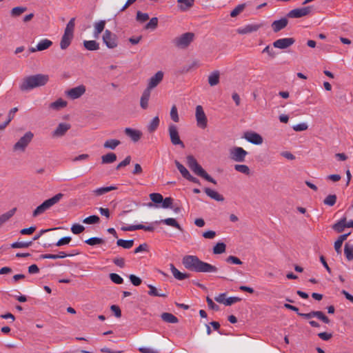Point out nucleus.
<instances>
[{"label": "nucleus", "mask_w": 353, "mask_h": 353, "mask_svg": "<svg viewBox=\"0 0 353 353\" xmlns=\"http://www.w3.org/2000/svg\"><path fill=\"white\" fill-rule=\"evenodd\" d=\"M248 152L241 147H234L230 150V157L235 162H244Z\"/></svg>", "instance_id": "1a4fd4ad"}, {"label": "nucleus", "mask_w": 353, "mask_h": 353, "mask_svg": "<svg viewBox=\"0 0 353 353\" xmlns=\"http://www.w3.org/2000/svg\"><path fill=\"white\" fill-rule=\"evenodd\" d=\"M137 20L141 23L145 22L149 19V15L147 13H143L141 11L137 12Z\"/></svg>", "instance_id": "13d9d810"}, {"label": "nucleus", "mask_w": 353, "mask_h": 353, "mask_svg": "<svg viewBox=\"0 0 353 353\" xmlns=\"http://www.w3.org/2000/svg\"><path fill=\"white\" fill-rule=\"evenodd\" d=\"M248 141L255 144L260 145L263 143L262 137L256 132H247L244 134L243 137Z\"/></svg>", "instance_id": "dca6fc26"}, {"label": "nucleus", "mask_w": 353, "mask_h": 353, "mask_svg": "<svg viewBox=\"0 0 353 353\" xmlns=\"http://www.w3.org/2000/svg\"><path fill=\"white\" fill-rule=\"evenodd\" d=\"M103 41L110 49H113L118 46L117 36L109 30H105L103 35Z\"/></svg>", "instance_id": "9d476101"}, {"label": "nucleus", "mask_w": 353, "mask_h": 353, "mask_svg": "<svg viewBox=\"0 0 353 353\" xmlns=\"http://www.w3.org/2000/svg\"><path fill=\"white\" fill-rule=\"evenodd\" d=\"M49 75L37 74L24 77L19 85V89L24 91H30L38 87L44 86L49 81Z\"/></svg>", "instance_id": "f03ea898"}, {"label": "nucleus", "mask_w": 353, "mask_h": 353, "mask_svg": "<svg viewBox=\"0 0 353 353\" xmlns=\"http://www.w3.org/2000/svg\"><path fill=\"white\" fill-rule=\"evenodd\" d=\"M121 144V141L117 139H108L105 141L103 147L105 148L114 150L118 145Z\"/></svg>", "instance_id": "58836bf2"}, {"label": "nucleus", "mask_w": 353, "mask_h": 353, "mask_svg": "<svg viewBox=\"0 0 353 353\" xmlns=\"http://www.w3.org/2000/svg\"><path fill=\"white\" fill-rule=\"evenodd\" d=\"M63 196L62 193H59L52 198L46 200L33 211L32 216L37 217L50 209L52 205L57 203Z\"/></svg>", "instance_id": "39448f33"}, {"label": "nucleus", "mask_w": 353, "mask_h": 353, "mask_svg": "<svg viewBox=\"0 0 353 353\" xmlns=\"http://www.w3.org/2000/svg\"><path fill=\"white\" fill-rule=\"evenodd\" d=\"M194 37L193 32H185L173 39L172 43L177 48L185 49L194 41Z\"/></svg>", "instance_id": "423d86ee"}, {"label": "nucleus", "mask_w": 353, "mask_h": 353, "mask_svg": "<svg viewBox=\"0 0 353 353\" xmlns=\"http://www.w3.org/2000/svg\"><path fill=\"white\" fill-rule=\"evenodd\" d=\"M155 223H163L167 225L174 227L180 231H183V229L181 227V225L178 223V222L174 218H167V219L161 220L159 222L156 221Z\"/></svg>", "instance_id": "c85d7f7f"}, {"label": "nucleus", "mask_w": 353, "mask_h": 353, "mask_svg": "<svg viewBox=\"0 0 353 353\" xmlns=\"http://www.w3.org/2000/svg\"><path fill=\"white\" fill-rule=\"evenodd\" d=\"M100 221V219L97 215L90 216L83 220V223L85 224H95L98 223Z\"/></svg>", "instance_id": "09e8293b"}, {"label": "nucleus", "mask_w": 353, "mask_h": 353, "mask_svg": "<svg viewBox=\"0 0 353 353\" xmlns=\"http://www.w3.org/2000/svg\"><path fill=\"white\" fill-rule=\"evenodd\" d=\"M261 26V24H248L244 27L238 28L236 32L239 34H250L254 32H256Z\"/></svg>", "instance_id": "6ab92c4d"}, {"label": "nucleus", "mask_w": 353, "mask_h": 353, "mask_svg": "<svg viewBox=\"0 0 353 353\" xmlns=\"http://www.w3.org/2000/svg\"><path fill=\"white\" fill-rule=\"evenodd\" d=\"M245 7V4H239L238 5L234 10H232L230 12V16L232 17H236L237 15H239L243 10H244Z\"/></svg>", "instance_id": "864d4df0"}, {"label": "nucleus", "mask_w": 353, "mask_h": 353, "mask_svg": "<svg viewBox=\"0 0 353 353\" xmlns=\"http://www.w3.org/2000/svg\"><path fill=\"white\" fill-rule=\"evenodd\" d=\"M234 169L236 171L245 174L246 175H249L250 173V170L249 167L246 165L236 164L234 165Z\"/></svg>", "instance_id": "c03bdc74"}, {"label": "nucleus", "mask_w": 353, "mask_h": 353, "mask_svg": "<svg viewBox=\"0 0 353 353\" xmlns=\"http://www.w3.org/2000/svg\"><path fill=\"white\" fill-rule=\"evenodd\" d=\"M110 279L116 284H121L123 282V278L116 273L110 274Z\"/></svg>", "instance_id": "4d7b16f0"}, {"label": "nucleus", "mask_w": 353, "mask_h": 353, "mask_svg": "<svg viewBox=\"0 0 353 353\" xmlns=\"http://www.w3.org/2000/svg\"><path fill=\"white\" fill-rule=\"evenodd\" d=\"M32 243V241H17L10 245L12 248H27L30 247Z\"/></svg>", "instance_id": "79ce46f5"}, {"label": "nucleus", "mask_w": 353, "mask_h": 353, "mask_svg": "<svg viewBox=\"0 0 353 353\" xmlns=\"http://www.w3.org/2000/svg\"><path fill=\"white\" fill-rule=\"evenodd\" d=\"M74 26L75 18H72L67 23L60 41V48L61 50H65L70 46L74 37Z\"/></svg>", "instance_id": "20e7f679"}, {"label": "nucleus", "mask_w": 353, "mask_h": 353, "mask_svg": "<svg viewBox=\"0 0 353 353\" xmlns=\"http://www.w3.org/2000/svg\"><path fill=\"white\" fill-rule=\"evenodd\" d=\"M130 161H131V157L127 156L123 161H122L117 165L116 169L119 170L121 168L127 166L128 165H129L130 163Z\"/></svg>", "instance_id": "680f3d73"}, {"label": "nucleus", "mask_w": 353, "mask_h": 353, "mask_svg": "<svg viewBox=\"0 0 353 353\" xmlns=\"http://www.w3.org/2000/svg\"><path fill=\"white\" fill-rule=\"evenodd\" d=\"M117 187L115 185H111L108 187H101L97 188L93 190V194L96 196H101L103 195L110 191L117 190Z\"/></svg>", "instance_id": "2f4dec72"}, {"label": "nucleus", "mask_w": 353, "mask_h": 353, "mask_svg": "<svg viewBox=\"0 0 353 353\" xmlns=\"http://www.w3.org/2000/svg\"><path fill=\"white\" fill-rule=\"evenodd\" d=\"M129 279L131 281V283L134 285V286H139L141 284V279L137 276L136 275L134 274H130L129 276Z\"/></svg>", "instance_id": "052dcab7"}, {"label": "nucleus", "mask_w": 353, "mask_h": 353, "mask_svg": "<svg viewBox=\"0 0 353 353\" xmlns=\"http://www.w3.org/2000/svg\"><path fill=\"white\" fill-rule=\"evenodd\" d=\"M105 26V20H101L97 23H94V32L93 35L94 37L97 39L99 38V34L103 31Z\"/></svg>", "instance_id": "bb28decb"}, {"label": "nucleus", "mask_w": 353, "mask_h": 353, "mask_svg": "<svg viewBox=\"0 0 353 353\" xmlns=\"http://www.w3.org/2000/svg\"><path fill=\"white\" fill-rule=\"evenodd\" d=\"M158 26V18L152 17L150 21L145 25V29L155 30Z\"/></svg>", "instance_id": "603ef678"}, {"label": "nucleus", "mask_w": 353, "mask_h": 353, "mask_svg": "<svg viewBox=\"0 0 353 353\" xmlns=\"http://www.w3.org/2000/svg\"><path fill=\"white\" fill-rule=\"evenodd\" d=\"M170 270L174 277L179 281L188 279L190 276L189 274L181 272L173 264H170Z\"/></svg>", "instance_id": "b1692460"}, {"label": "nucleus", "mask_w": 353, "mask_h": 353, "mask_svg": "<svg viewBox=\"0 0 353 353\" xmlns=\"http://www.w3.org/2000/svg\"><path fill=\"white\" fill-rule=\"evenodd\" d=\"M117 160V155L114 153L109 152L101 157V163L103 164L112 163Z\"/></svg>", "instance_id": "72a5a7b5"}, {"label": "nucleus", "mask_w": 353, "mask_h": 353, "mask_svg": "<svg viewBox=\"0 0 353 353\" xmlns=\"http://www.w3.org/2000/svg\"><path fill=\"white\" fill-rule=\"evenodd\" d=\"M85 91V86L84 85H80L65 91V95L71 99H77L84 94Z\"/></svg>", "instance_id": "f8f14e48"}, {"label": "nucleus", "mask_w": 353, "mask_h": 353, "mask_svg": "<svg viewBox=\"0 0 353 353\" xmlns=\"http://www.w3.org/2000/svg\"><path fill=\"white\" fill-rule=\"evenodd\" d=\"M67 105V101L62 99H59L54 102L50 104V108L52 110H59L61 108H65Z\"/></svg>", "instance_id": "f704fd0d"}, {"label": "nucleus", "mask_w": 353, "mask_h": 353, "mask_svg": "<svg viewBox=\"0 0 353 353\" xmlns=\"http://www.w3.org/2000/svg\"><path fill=\"white\" fill-rule=\"evenodd\" d=\"M311 11L310 6L303 7L301 8H296L290 10L287 16L290 18H300L307 15Z\"/></svg>", "instance_id": "ddd939ff"}, {"label": "nucleus", "mask_w": 353, "mask_h": 353, "mask_svg": "<svg viewBox=\"0 0 353 353\" xmlns=\"http://www.w3.org/2000/svg\"><path fill=\"white\" fill-rule=\"evenodd\" d=\"M85 243L90 245H96L104 243V240L99 237H91L85 240Z\"/></svg>", "instance_id": "a18cd8bd"}, {"label": "nucleus", "mask_w": 353, "mask_h": 353, "mask_svg": "<svg viewBox=\"0 0 353 353\" xmlns=\"http://www.w3.org/2000/svg\"><path fill=\"white\" fill-rule=\"evenodd\" d=\"M168 130L171 143L174 145H179L181 148H184L185 145L180 139L177 126L171 123L168 125Z\"/></svg>", "instance_id": "6e6552de"}, {"label": "nucleus", "mask_w": 353, "mask_h": 353, "mask_svg": "<svg viewBox=\"0 0 353 353\" xmlns=\"http://www.w3.org/2000/svg\"><path fill=\"white\" fill-rule=\"evenodd\" d=\"M139 351L141 353H159V352L157 350L145 347H139Z\"/></svg>", "instance_id": "774afa93"}, {"label": "nucleus", "mask_w": 353, "mask_h": 353, "mask_svg": "<svg viewBox=\"0 0 353 353\" xmlns=\"http://www.w3.org/2000/svg\"><path fill=\"white\" fill-rule=\"evenodd\" d=\"M184 267L192 272L202 273H214L218 271L217 267L204 262L195 255H185L182 259Z\"/></svg>", "instance_id": "f257e3e1"}, {"label": "nucleus", "mask_w": 353, "mask_h": 353, "mask_svg": "<svg viewBox=\"0 0 353 353\" xmlns=\"http://www.w3.org/2000/svg\"><path fill=\"white\" fill-rule=\"evenodd\" d=\"M186 159L188 166L195 174L214 185L216 184V181L203 170L192 155H188Z\"/></svg>", "instance_id": "7ed1b4c3"}, {"label": "nucleus", "mask_w": 353, "mask_h": 353, "mask_svg": "<svg viewBox=\"0 0 353 353\" xmlns=\"http://www.w3.org/2000/svg\"><path fill=\"white\" fill-rule=\"evenodd\" d=\"M295 42V39L294 38L290 37V38H283L276 40L273 43V46L276 48L279 49H285L290 46H291L292 44H294Z\"/></svg>", "instance_id": "2eb2a0df"}, {"label": "nucleus", "mask_w": 353, "mask_h": 353, "mask_svg": "<svg viewBox=\"0 0 353 353\" xmlns=\"http://www.w3.org/2000/svg\"><path fill=\"white\" fill-rule=\"evenodd\" d=\"M125 134L129 137L134 142H137L142 136V132L140 130L126 128L124 130Z\"/></svg>", "instance_id": "412c9836"}, {"label": "nucleus", "mask_w": 353, "mask_h": 353, "mask_svg": "<svg viewBox=\"0 0 353 353\" xmlns=\"http://www.w3.org/2000/svg\"><path fill=\"white\" fill-rule=\"evenodd\" d=\"M160 119L158 116L154 117L147 126V130L150 133L156 131L159 125Z\"/></svg>", "instance_id": "c756f323"}, {"label": "nucleus", "mask_w": 353, "mask_h": 353, "mask_svg": "<svg viewBox=\"0 0 353 353\" xmlns=\"http://www.w3.org/2000/svg\"><path fill=\"white\" fill-rule=\"evenodd\" d=\"M336 196L335 194H329L323 201V203L328 206H333L336 202Z\"/></svg>", "instance_id": "de8ad7c7"}, {"label": "nucleus", "mask_w": 353, "mask_h": 353, "mask_svg": "<svg viewBox=\"0 0 353 353\" xmlns=\"http://www.w3.org/2000/svg\"><path fill=\"white\" fill-rule=\"evenodd\" d=\"M195 117L197 126L201 129H205L208 125V119L203 107L200 105L196 107Z\"/></svg>", "instance_id": "9b49d317"}, {"label": "nucleus", "mask_w": 353, "mask_h": 353, "mask_svg": "<svg viewBox=\"0 0 353 353\" xmlns=\"http://www.w3.org/2000/svg\"><path fill=\"white\" fill-rule=\"evenodd\" d=\"M308 126L305 123H299L292 127L293 130L296 132L304 131L307 129Z\"/></svg>", "instance_id": "0e129e2a"}, {"label": "nucleus", "mask_w": 353, "mask_h": 353, "mask_svg": "<svg viewBox=\"0 0 353 353\" xmlns=\"http://www.w3.org/2000/svg\"><path fill=\"white\" fill-rule=\"evenodd\" d=\"M84 230H85L84 226H83L80 224H78V223L73 224L71 227V231L74 234H79L81 233L82 232H83Z\"/></svg>", "instance_id": "6e6d98bb"}, {"label": "nucleus", "mask_w": 353, "mask_h": 353, "mask_svg": "<svg viewBox=\"0 0 353 353\" xmlns=\"http://www.w3.org/2000/svg\"><path fill=\"white\" fill-rule=\"evenodd\" d=\"M72 239L70 236H65L60 239L57 243L55 244L57 246H61L63 245H67L71 241Z\"/></svg>", "instance_id": "69168bd1"}, {"label": "nucleus", "mask_w": 353, "mask_h": 353, "mask_svg": "<svg viewBox=\"0 0 353 353\" xmlns=\"http://www.w3.org/2000/svg\"><path fill=\"white\" fill-rule=\"evenodd\" d=\"M214 300L219 303H223L225 305V300H227L226 293L219 294L218 296L214 297Z\"/></svg>", "instance_id": "338daca9"}, {"label": "nucleus", "mask_w": 353, "mask_h": 353, "mask_svg": "<svg viewBox=\"0 0 353 353\" xmlns=\"http://www.w3.org/2000/svg\"><path fill=\"white\" fill-rule=\"evenodd\" d=\"M83 46L85 49L90 51L97 50L99 49V43L94 40L84 41Z\"/></svg>", "instance_id": "c9c22d12"}, {"label": "nucleus", "mask_w": 353, "mask_h": 353, "mask_svg": "<svg viewBox=\"0 0 353 353\" xmlns=\"http://www.w3.org/2000/svg\"><path fill=\"white\" fill-rule=\"evenodd\" d=\"M170 115L171 119L174 122L178 123L179 121V117L178 110H177V108H176V105H173L172 106Z\"/></svg>", "instance_id": "49530a36"}, {"label": "nucleus", "mask_w": 353, "mask_h": 353, "mask_svg": "<svg viewBox=\"0 0 353 353\" xmlns=\"http://www.w3.org/2000/svg\"><path fill=\"white\" fill-rule=\"evenodd\" d=\"M26 7H14L11 10V15L12 17H18L20 16L22 13L26 11Z\"/></svg>", "instance_id": "3c124183"}, {"label": "nucleus", "mask_w": 353, "mask_h": 353, "mask_svg": "<svg viewBox=\"0 0 353 353\" xmlns=\"http://www.w3.org/2000/svg\"><path fill=\"white\" fill-rule=\"evenodd\" d=\"M194 0H177L178 7L181 11H186L194 5Z\"/></svg>", "instance_id": "cd10ccee"}, {"label": "nucleus", "mask_w": 353, "mask_h": 353, "mask_svg": "<svg viewBox=\"0 0 353 353\" xmlns=\"http://www.w3.org/2000/svg\"><path fill=\"white\" fill-rule=\"evenodd\" d=\"M17 208H14L9 210L8 212L1 214L0 216V227L6 223L7 221H8L16 212Z\"/></svg>", "instance_id": "e433bc0d"}, {"label": "nucleus", "mask_w": 353, "mask_h": 353, "mask_svg": "<svg viewBox=\"0 0 353 353\" xmlns=\"http://www.w3.org/2000/svg\"><path fill=\"white\" fill-rule=\"evenodd\" d=\"M52 45V42L48 39H44L41 40L36 47H32L29 49L30 52H35L37 51H43L49 48Z\"/></svg>", "instance_id": "a211bd4d"}, {"label": "nucleus", "mask_w": 353, "mask_h": 353, "mask_svg": "<svg viewBox=\"0 0 353 353\" xmlns=\"http://www.w3.org/2000/svg\"><path fill=\"white\" fill-rule=\"evenodd\" d=\"M225 261L229 263L236 265H241L243 263V262L238 257L232 255L227 257Z\"/></svg>", "instance_id": "bf43d9fd"}, {"label": "nucleus", "mask_w": 353, "mask_h": 353, "mask_svg": "<svg viewBox=\"0 0 353 353\" xmlns=\"http://www.w3.org/2000/svg\"><path fill=\"white\" fill-rule=\"evenodd\" d=\"M204 192L209 197L216 201H224V197L215 190H213L209 188H204Z\"/></svg>", "instance_id": "393cba45"}, {"label": "nucleus", "mask_w": 353, "mask_h": 353, "mask_svg": "<svg viewBox=\"0 0 353 353\" xmlns=\"http://www.w3.org/2000/svg\"><path fill=\"white\" fill-rule=\"evenodd\" d=\"M117 245L125 249H130L134 245V240L118 239L117 241Z\"/></svg>", "instance_id": "a19ab883"}, {"label": "nucleus", "mask_w": 353, "mask_h": 353, "mask_svg": "<svg viewBox=\"0 0 353 353\" xmlns=\"http://www.w3.org/2000/svg\"><path fill=\"white\" fill-rule=\"evenodd\" d=\"M162 207L163 208H172V204L173 203V199L171 197H166L165 199L163 198Z\"/></svg>", "instance_id": "e2e57ef3"}, {"label": "nucleus", "mask_w": 353, "mask_h": 353, "mask_svg": "<svg viewBox=\"0 0 353 353\" xmlns=\"http://www.w3.org/2000/svg\"><path fill=\"white\" fill-rule=\"evenodd\" d=\"M347 228L346 217H343L332 225V229L338 233L342 232Z\"/></svg>", "instance_id": "7c9ffc66"}, {"label": "nucleus", "mask_w": 353, "mask_h": 353, "mask_svg": "<svg viewBox=\"0 0 353 353\" xmlns=\"http://www.w3.org/2000/svg\"><path fill=\"white\" fill-rule=\"evenodd\" d=\"M137 230H143L145 231L148 232H153L154 230V228L150 224L149 225H144L142 224H138V225H128V226H123L121 227V230L123 231H134Z\"/></svg>", "instance_id": "f3484780"}, {"label": "nucleus", "mask_w": 353, "mask_h": 353, "mask_svg": "<svg viewBox=\"0 0 353 353\" xmlns=\"http://www.w3.org/2000/svg\"><path fill=\"white\" fill-rule=\"evenodd\" d=\"M163 72L162 71H158L154 76L150 77L149 79L148 87L145 90H149L151 92L152 89L157 87L159 83L163 80Z\"/></svg>", "instance_id": "4468645a"}, {"label": "nucleus", "mask_w": 353, "mask_h": 353, "mask_svg": "<svg viewBox=\"0 0 353 353\" xmlns=\"http://www.w3.org/2000/svg\"><path fill=\"white\" fill-rule=\"evenodd\" d=\"M226 245L224 243H217L213 248V253L214 254H220L225 252Z\"/></svg>", "instance_id": "37998d69"}, {"label": "nucleus", "mask_w": 353, "mask_h": 353, "mask_svg": "<svg viewBox=\"0 0 353 353\" xmlns=\"http://www.w3.org/2000/svg\"><path fill=\"white\" fill-rule=\"evenodd\" d=\"M288 23L287 18H281L279 20H276L272 22L271 26L274 32H278L282 29L285 28Z\"/></svg>", "instance_id": "4be33fe9"}, {"label": "nucleus", "mask_w": 353, "mask_h": 353, "mask_svg": "<svg viewBox=\"0 0 353 353\" xmlns=\"http://www.w3.org/2000/svg\"><path fill=\"white\" fill-rule=\"evenodd\" d=\"M220 79V72L214 70L208 76V83L210 86H215L219 84Z\"/></svg>", "instance_id": "a878e982"}, {"label": "nucleus", "mask_w": 353, "mask_h": 353, "mask_svg": "<svg viewBox=\"0 0 353 353\" xmlns=\"http://www.w3.org/2000/svg\"><path fill=\"white\" fill-rule=\"evenodd\" d=\"M71 125L67 123H61L52 132V137H61L70 128Z\"/></svg>", "instance_id": "aec40b11"}, {"label": "nucleus", "mask_w": 353, "mask_h": 353, "mask_svg": "<svg viewBox=\"0 0 353 353\" xmlns=\"http://www.w3.org/2000/svg\"><path fill=\"white\" fill-rule=\"evenodd\" d=\"M148 286V288L150 289V290L148 292V294L150 296H160V297H167L168 296V294L167 293H161V292H159L158 291V290L154 286H153L152 285L149 284Z\"/></svg>", "instance_id": "ea45409f"}, {"label": "nucleus", "mask_w": 353, "mask_h": 353, "mask_svg": "<svg viewBox=\"0 0 353 353\" xmlns=\"http://www.w3.org/2000/svg\"><path fill=\"white\" fill-rule=\"evenodd\" d=\"M174 163L181 175L185 178L190 174L189 171L178 161L176 160Z\"/></svg>", "instance_id": "8fccbe9b"}, {"label": "nucleus", "mask_w": 353, "mask_h": 353, "mask_svg": "<svg viewBox=\"0 0 353 353\" xmlns=\"http://www.w3.org/2000/svg\"><path fill=\"white\" fill-rule=\"evenodd\" d=\"M34 134L32 132H27L19 140L13 145V151L24 152L29 143L32 141Z\"/></svg>", "instance_id": "0eeeda50"}, {"label": "nucleus", "mask_w": 353, "mask_h": 353, "mask_svg": "<svg viewBox=\"0 0 353 353\" xmlns=\"http://www.w3.org/2000/svg\"><path fill=\"white\" fill-rule=\"evenodd\" d=\"M161 317L163 321L167 323H177L179 322L177 317L171 313L163 312L161 314Z\"/></svg>", "instance_id": "473e14b6"}, {"label": "nucleus", "mask_w": 353, "mask_h": 353, "mask_svg": "<svg viewBox=\"0 0 353 353\" xmlns=\"http://www.w3.org/2000/svg\"><path fill=\"white\" fill-rule=\"evenodd\" d=\"M151 201L157 204L161 203L163 201V196L159 193H151L150 194Z\"/></svg>", "instance_id": "5fc2aeb1"}, {"label": "nucleus", "mask_w": 353, "mask_h": 353, "mask_svg": "<svg viewBox=\"0 0 353 353\" xmlns=\"http://www.w3.org/2000/svg\"><path fill=\"white\" fill-rule=\"evenodd\" d=\"M344 254L348 261H353V245L348 243L345 244Z\"/></svg>", "instance_id": "4c0bfd02"}, {"label": "nucleus", "mask_w": 353, "mask_h": 353, "mask_svg": "<svg viewBox=\"0 0 353 353\" xmlns=\"http://www.w3.org/2000/svg\"><path fill=\"white\" fill-rule=\"evenodd\" d=\"M151 92L149 90H144L140 99V106L143 110L148 108V102L150 100Z\"/></svg>", "instance_id": "5701e85b"}]
</instances>
